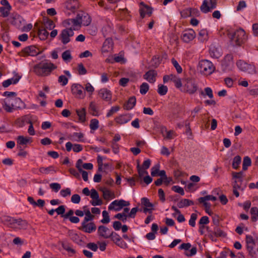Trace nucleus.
Returning <instances> with one entry per match:
<instances>
[{
  "label": "nucleus",
  "mask_w": 258,
  "mask_h": 258,
  "mask_svg": "<svg viewBox=\"0 0 258 258\" xmlns=\"http://www.w3.org/2000/svg\"><path fill=\"white\" fill-rule=\"evenodd\" d=\"M56 68L51 62L39 63L34 67V72L38 76H47Z\"/></svg>",
  "instance_id": "f257e3e1"
},
{
  "label": "nucleus",
  "mask_w": 258,
  "mask_h": 258,
  "mask_svg": "<svg viewBox=\"0 0 258 258\" xmlns=\"http://www.w3.org/2000/svg\"><path fill=\"white\" fill-rule=\"evenodd\" d=\"M231 39L235 45L240 46L246 40L247 36L242 29H239L232 33Z\"/></svg>",
  "instance_id": "f03ea898"
},
{
  "label": "nucleus",
  "mask_w": 258,
  "mask_h": 258,
  "mask_svg": "<svg viewBox=\"0 0 258 258\" xmlns=\"http://www.w3.org/2000/svg\"><path fill=\"white\" fill-rule=\"evenodd\" d=\"M199 68L200 72L204 75H210L215 71V68L212 62L205 59L199 62Z\"/></svg>",
  "instance_id": "7ed1b4c3"
},
{
  "label": "nucleus",
  "mask_w": 258,
  "mask_h": 258,
  "mask_svg": "<svg viewBox=\"0 0 258 258\" xmlns=\"http://www.w3.org/2000/svg\"><path fill=\"white\" fill-rule=\"evenodd\" d=\"M76 30V28L70 27V28H66L61 30L59 35V39L63 44H67L70 42V37L74 35V31Z\"/></svg>",
  "instance_id": "20e7f679"
},
{
  "label": "nucleus",
  "mask_w": 258,
  "mask_h": 258,
  "mask_svg": "<svg viewBox=\"0 0 258 258\" xmlns=\"http://www.w3.org/2000/svg\"><path fill=\"white\" fill-rule=\"evenodd\" d=\"M184 90L189 94H193L196 92L198 86L196 81L191 79H187L184 85Z\"/></svg>",
  "instance_id": "39448f33"
},
{
  "label": "nucleus",
  "mask_w": 258,
  "mask_h": 258,
  "mask_svg": "<svg viewBox=\"0 0 258 258\" xmlns=\"http://www.w3.org/2000/svg\"><path fill=\"white\" fill-rule=\"evenodd\" d=\"M40 52V51H37V49L35 46L31 45L23 48L22 51L19 52V55L23 57H26L28 55L34 56L39 54Z\"/></svg>",
  "instance_id": "423d86ee"
},
{
  "label": "nucleus",
  "mask_w": 258,
  "mask_h": 258,
  "mask_svg": "<svg viewBox=\"0 0 258 258\" xmlns=\"http://www.w3.org/2000/svg\"><path fill=\"white\" fill-rule=\"evenodd\" d=\"M217 7V0H210V6H208L207 0H204L200 7V10L203 13H207Z\"/></svg>",
  "instance_id": "0eeeda50"
},
{
  "label": "nucleus",
  "mask_w": 258,
  "mask_h": 258,
  "mask_svg": "<svg viewBox=\"0 0 258 258\" xmlns=\"http://www.w3.org/2000/svg\"><path fill=\"white\" fill-rule=\"evenodd\" d=\"M73 94L76 97L82 99L85 96V92L83 87L80 84H73L72 87Z\"/></svg>",
  "instance_id": "6e6552de"
},
{
  "label": "nucleus",
  "mask_w": 258,
  "mask_h": 258,
  "mask_svg": "<svg viewBox=\"0 0 258 258\" xmlns=\"http://www.w3.org/2000/svg\"><path fill=\"white\" fill-rule=\"evenodd\" d=\"M111 240L117 246L121 248H127L128 246L125 242L121 240V237L116 233L113 232L110 238Z\"/></svg>",
  "instance_id": "1a4fd4ad"
},
{
  "label": "nucleus",
  "mask_w": 258,
  "mask_h": 258,
  "mask_svg": "<svg viewBox=\"0 0 258 258\" xmlns=\"http://www.w3.org/2000/svg\"><path fill=\"white\" fill-rule=\"evenodd\" d=\"M233 56L231 54H227L222 62V65L224 71L231 70L233 66Z\"/></svg>",
  "instance_id": "9d476101"
},
{
  "label": "nucleus",
  "mask_w": 258,
  "mask_h": 258,
  "mask_svg": "<svg viewBox=\"0 0 258 258\" xmlns=\"http://www.w3.org/2000/svg\"><path fill=\"white\" fill-rule=\"evenodd\" d=\"M113 232V231H110L107 227L103 225L99 226L98 228V235L105 239L110 238Z\"/></svg>",
  "instance_id": "9b49d317"
},
{
  "label": "nucleus",
  "mask_w": 258,
  "mask_h": 258,
  "mask_svg": "<svg viewBox=\"0 0 258 258\" xmlns=\"http://www.w3.org/2000/svg\"><path fill=\"white\" fill-rule=\"evenodd\" d=\"M195 37L196 33L192 29L184 30L181 35V39L186 43L189 42L192 40Z\"/></svg>",
  "instance_id": "f8f14e48"
},
{
  "label": "nucleus",
  "mask_w": 258,
  "mask_h": 258,
  "mask_svg": "<svg viewBox=\"0 0 258 258\" xmlns=\"http://www.w3.org/2000/svg\"><path fill=\"white\" fill-rule=\"evenodd\" d=\"M88 222V221H83L82 223V226L80 228V229L86 233H91L96 230V226L94 222L87 223Z\"/></svg>",
  "instance_id": "ddd939ff"
},
{
  "label": "nucleus",
  "mask_w": 258,
  "mask_h": 258,
  "mask_svg": "<svg viewBox=\"0 0 258 258\" xmlns=\"http://www.w3.org/2000/svg\"><path fill=\"white\" fill-rule=\"evenodd\" d=\"M91 198L93 199L90 201L92 206H100L102 204V201L99 199L98 192L94 188L91 190Z\"/></svg>",
  "instance_id": "4468645a"
},
{
  "label": "nucleus",
  "mask_w": 258,
  "mask_h": 258,
  "mask_svg": "<svg viewBox=\"0 0 258 258\" xmlns=\"http://www.w3.org/2000/svg\"><path fill=\"white\" fill-rule=\"evenodd\" d=\"M21 103L13 102L10 103V100L7 99L4 101V103L3 104L4 109L8 112H12L14 108H20Z\"/></svg>",
  "instance_id": "2eb2a0df"
},
{
  "label": "nucleus",
  "mask_w": 258,
  "mask_h": 258,
  "mask_svg": "<svg viewBox=\"0 0 258 258\" xmlns=\"http://www.w3.org/2000/svg\"><path fill=\"white\" fill-rule=\"evenodd\" d=\"M78 19H80L82 24L84 26H88L91 22V18L86 12L81 11L78 13Z\"/></svg>",
  "instance_id": "dca6fc26"
},
{
  "label": "nucleus",
  "mask_w": 258,
  "mask_h": 258,
  "mask_svg": "<svg viewBox=\"0 0 258 258\" xmlns=\"http://www.w3.org/2000/svg\"><path fill=\"white\" fill-rule=\"evenodd\" d=\"M98 95L100 98L106 101H110L112 98L111 91L106 88H102L99 91Z\"/></svg>",
  "instance_id": "f3484780"
},
{
  "label": "nucleus",
  "mask_w": 258,
  "mask_h": 258,
  "mask_svg": "<svg viewBox=\"0 0 258 258\" xmlns=\"http://www.w3.org/2000/svg\"><path fill=\"white\" fill-rule=\"evenodd\" d=\"M233 178L235 179L234 181V187H241V183L242 181V177L243 176V173L242 171L239 172H233Z\"/></svg>",
  "instance_id": "a211bd4d"
},
{
  "label": "nucleus",
  "mask_w": 258,
  "mask_h": 258,
  "mask_svg": "<svg viewBox=\"0 0 258 258\" xmlns=\"http://www.w3.org/2000/svg\"><path fill=\"white\" fill-rule=\"evenodd\" d=\"M157 73L154 70H150L144 75V78L150 83H154L156 81Z\"/></svg>",
  "instance_id": "6ab92c4d"
},
{
  "label": "nucleus",
  "mask_w": 258,
  "mask_h": 258,
  "mask_svg": "<svg viewBox=\"0 0 258 258\" xmlns=\"http://www.w3.org/2000/svg\"><path fill=\"white\" fill-rule=\"evenodd\" d=\"M78 3L77 0H69L65 4V7L68 10L74 12L78 8Z\"/></svg>",
  "instance_id": "aec40b11"
},
{
  "label": "nucleus",
  "mask_w": 258,
  "mask_h": 258,
  "mask_svg": "<svg viewBox=\"0 0 258 258\" xmlns=\"http://www.w3.org/2000/svg\"><path fill=\"white\" fill-rule=\"evenodd\" d=\"M136 98L135 96L131 97L124 105V108L126 110L132 109L136 105Z\"/></svg>",
  "instance_id": "412c9836"
},
{
  "label": "nucleus",
  "mask_w": 258,
  "mask_h": 258,
  "mask_svg": "<svg viewBox=\"0 0 258 258\" xmlns=\"http://www.w3.org/2000/svg\"><path fill=\"white\" fill-rule=\"evenodd\" d=\"M10 221L12 223H16L19 226H20V227L21 228L26 229L27 227L28 223L25 220H22L21 218L19 219H14L12 218Z\"/></svg>",
  "instance_id": "4be33fe9"
},
{
  "label": "nucleus",
  "mask_w": 258,
  "mask_h": 258,
  "mask_svg": "<svg viewBox=\"0 0 258 258\" xmlns=\"http://www.w3.org/2000/svg\"><path fill=\"white\" fill-rule=\"evenodd\" d=\"M131 120L129 116L126 115H121L115 118V122L119 124H122L127 123Z\"/></svg>",
  "instance_id": "5701e85b"
},
{
  "label": "nucleus",
  "mask_w": 258,
  "mask_h": 258,
  "mask_svg": "<svg viewBox=\"0 0 258 258\" xmlns=\"http://www.w3.org/2000/svg\"><path fill=\"white\" fill-rule=\"evenodd\" d=\"M83 212H84V215L85 214L86 216L85 217L84 220L85 221H89L92 220L94 218V216L92 214H91L89 209L88 208L87 206H84L83 208Z\"/></svg>",
  "instance_id": "b1692460"
},
{
  "label": "nucleus",
  "mask_w": 258,
  "mask_h": 258,
  "mask_svg": "<svg viewBox=\"0 0 258 258\" xmlns=\"http://www.w3.org/2000/svg\"><path fill=\"white\" fill-rule=\"evenodd\" d=\"M3 95L5 96H7L8 97H14V98L10 99V101L12 100L16 103H22V101L20 99V98L16 97L17 96V94L14 92L6 91L4 93Z\"/></svg>",
  "instance_id": "393cba45"
},
{
  "label": "nucleus",
  "mask_w": 258,
  "mask_h": 258,
  "mask_svg": "<svg viewBox=\"0 0 258 258\" xmlns=\"http://www.w3.org/2000/svg\"><path fill=\"white\" fill-rule=\"evenodd\" d=\"M152 13V9L150 7L146 6L144 8L141 9L140 10V14L141 17L143 18L145 15H148L150 16Z\"/></svg>",
  "instance_id": "a878e982"
},
{
  "label": "nucleus",
  "mask_w": 258,
  "mask_h": 258,
  "mask_svg": "<svg viewBox=\"0 0 258 258\" xmlns=\"http://www.w3.org/2000/svg\"><path fill=\"white\" fill-rule=\"evenodd\" d=\"M76 113L80 121L82 122L86 121V110L85 108H82L81 109H77Z\"/></svg>",
  "instance_id": "bb28decb"
},
{
  "label": "nucleus",
  "mask_w": 258,
  "mask_h": 258,
  "mask_svg": "<svg viewBox=\"0 0 258 258\" xmlns=\"http://www.w3.org/2000/svg\"><path fill=\"white\" fill-rule=\"evenodd\" d=\"M61 246L64 249L67 250L68 252L73 254L76 253L75 250L73 248L72 245L70 243L66 242H61Z\"/></svg>",
  "instance_id": "cd10ccee"
},
{
  "label": "nucleus",
  "mask_w": 258,
  "mask_h": 258,
  "mask_svg": "<svg viewBox=\"0 0 258 258\" xmlns=\"http://www.w3.org/2000/svg\"><path fill=\"white\" fill-rule=\"evenodd\" d=\"M113 42L112 40L110 38L106 39L103 44V48L104 51H108V49L111 48L112 47Z\"/></svg>",
  "instance_id": "c85d7f7f"
},
{
  "label": "nucleus",
  "mask_w": 258,
  "mask_h": 258,
  "mask_svg": "<svg viewBox=\"0 0 258 258\" xmlns=\"http://www.w3.org/2000/svg\"><path fill=\"white\" fill-rule=\"evenodd\" d=\"M38 35L41 40H44L48 37L49 33L45 28L39 29Z\"/></svg>",
  "instance_id": "c756f323"
},
{
  "label": "nucleus",
  "mask_w": 258,
  "mask_h": 258,
  "mask_svg": "<svg viewBox=\"0 0 258 258\" xmlns=\"http://www.w3.org/2000/svg\"><path fill=\"white\" fill-rule=\"evenodd\" d=\"M200 94L203 96L207 95L210 99L213 98V91L210 87H207L204 89V92L202 90L200 91Z\"/></svg>",
  "instance_id": "7c9ffc66"
},
{
  "label": "nucleus",
  "mask_w": 258,
  "mask_h": 258,
  "mask_svg": "<svg viewBox=\"0 0 258 258\" xmlns=\"http://www.w3.org/2000/svg\"><path fill=\"white\" fill-rule=\"evenodd\" d=\"M255 245V243L246 244L247 250L248 251L249 255L251 257L254 256L256 254L255 251L254 249Z\"/></svg>",
  "instance_id": "2f4dec72"
},
{
  "label": "nucleus",
  "mask_w": 258,
  "mask_h": 258,
  "mask_svg": "<svg viewBox=\"0 0 258 258\" xmlns=\"http://www.w3.org/2000/svg\"><path fill=\"white\" fill-rule=\"evenodd\" d=\"M11 6H9L8 7H0V12L1 13V16L4 18L8 17L10 14V11L11 10Z\"/></svg>",
  "instance_id": "473e14b6"
},
{
  "label": "nucleus",
  "mask_w": 258,
  "mask_h": 258,
  "mask_svg": "<svg viewBox=\"0 0 258 258\" xmlns=\"http://www.w3.org/2000/svg\"><path fill=\"white\" fill-rule=\"evenodd\" d=\"M250 213L251 215V220L252 222H255L257 220L258 217V209L257 207H252L250 209Z\"/></svg>",
  "instance_id": "72a5a7b5"
},
{
  "label": "nucleus",
  "mask_w": 258,
  "mask_h": 258,
  "mask_svg": "<svg viewBox=\"0 0 258 258\" xmlns=\"http://www.w3.org/2000/svg\"><path fill=\"white\" fill-rule=\"evenodd\" d=\"M29 137H24L23 136H19L17 138V143L20 145H26L30 140Z\"/></svg>",
  "instance_id": "f704fd0d"
},
{
  "label": "nucleus",
  "mask_w": 258,
  "mask_h": 258,
  "mask_svg": "<svg viewBox=\"0 0 258 258\" xmlns=\"http://www.w3.org/2000/svg\"><path fill=\"white\" fill-rule=\"evenodd\" d=\"M39 171L42 173H44L46 174H48L51 171L56 172V170L54 169V167L53 166H50L48 167H41L39 169Z\"/></svg>",
  "instance_id": "c9c22d12"
},
{
  "label": "nucleus",
  "mask_w": 258,
  "mask_h": 258,
  "mask_svg": "<svg viewBox=\"0 0 258 258\" xmlns=\"http://www.w3.org/2000/svg\"><path fill=\"white\" fill-rule=\"evenodd\" d=\"M141 204L145 208H148L153 210V205L150 202L149 200L147 198H143L141 199Z\"/></svg>",
  "instance_id": "e433bc0d"
},
{
  "label": "nucleus",
  "mask_w": 258,
  "mask_h": 258,
  "mask_svg": "<svg viewBox=\"0 0 258 258\" xmlns=\"http://www.w3.org/2000/svg\"><path fill=\"white\" fill-rule=\"evenodd\" d=\"M168 91V88L166 86L160 84L158 85L157 92L162 96L165 95Z\"/></svg>",
  "instance_id": "4c0bfd02"
},
{
  "label": "nucleus",
  "mask_w": 258,
  "mask_h": 258,
  "mask_svg": "<svg viewBox=\"0 0 258 258\" xmlns=\"http://www.w3.org/2000/svg\"><path fill=\"white\" fill-rule=\"evenodd\" d=\"M89 110L90 113L93 115V116H97L98 115V111L96 108V106L95 104L91 102L90 104Z\"/></svg>",
  "instance_id": "58836bf2"
},
{
  "label": "nucleus",
  "mask_w": 258,
  "mask_h": 258,
  "mask_svg": "<svg viewBox=\"0 0 258 258\" xmlns=\"http://www.w3.org/2000/svg\"><path fill=\"white\" fill-rule=\"evenodd\" d=\"M72 19V25L71 27L73 28H76V30L78 29V28H80L81 27V24H82L80 19H78V15H77V17L75 19Z\"/></svg>",
  "instance_id": "ea45409f"
},
{
  "label": "nucleus",
  "mask_w": 258,
  "mask_h": 258,
  "mask_svg": "<svg viewBox=\"0 0 258 258\" xmlns=\"http://www.w3.org/2000/svg\"><path fill=\"white\" fill-rule=\"evenodd\" d=\"M251 159L249 157L246 156L243 159L242 164V169L243 170H246L248 166L251 165Z\"/></svg>",
  "instance_id": "a19ab883"
},
{
  "label": "nucleus",
  "mask_w": 258,
  "mask_h": 258,
  "mask_svg": "<svg viewBox=\"0 0 258 258\" xmlns=\"http://www.w3.org/2000/svg\"><path fill=\"white\" fill-rule=\"evenodd\" d=\"M99 127V121L96 118L92 119L90 120V128L91 130L95 131Z\"/></svg>",
  "instance_id": "79ce46f5"
},
{
  "label": "nucleus",
  "mask_w": 258,
  "mask_h": 258,
  "mask_svg": "<svg viewBox=\"0 0 258 258\" xmlns=\"http://www.w3.org/2000/svg\"><path fill=\"white\" fill-rule=\"evenodd\" d=\"M241 161V158L240 156L237 155L234 158L232 162V167L234 169H237L239 167V165L240 164Z\"/></svg>",
  "instance_id": "37998d69"
},
{
  "label": "nucleus",
  "mask_w": 258,
  "mask_h": 258,
  "mask_svg": "<svg viewBox=\"0 0 258 258\" xmlns=\"http://www.w3.org/2000/svg\"><path fill=\"white\" fill-rule=\"evenodd\" d=\"M103 192V197L105 200H109L112 197H114V194L112 193L109 190L104 189L102 190Z\"/></svg>",
  "instance_id": "c03bdc74"
},
{
  "label": "nucleus",
  "mask_w": 258,
  "mask_h": 258,
  "mask_svg": "<svg viewBox=\"0 0 258 258\" xmlns=\"http://www.w3.org/2000/svg\"><path fill=\"white\" fill-rule=\"evenodd\" d=\"M149 89V85L147 83H143L140 88V92L142 95H145L147 93Z\"/></svg>",
  "instance_id": "a18cd8bd"
},
{
  "label": "nucleus",
  "mask_w": 258,
  "mask_h": 258,
  "mask_svg": "<svg viewBox=\"0 0 258 258\" xmlns=\"http://www.w3.org/2000/svg\"><path fill=\"white\" fill-rule=\"evenodd\" d=\"M217 200L216 197H214L212 195H207L204 197H201L198 199L199 202H204L206 201L211 200L213 201H215Z\"/></svg>",
  "instance_id": "49530a36"
},
{
  "label": "nucleus",
  "mask_w": 258,
  "mask_h": 258,
  "mask_svg": "<svg viewBox=\"0 0 258 258\" xmlns=\"http://www.w3.org/2000/svg\"><path fill=\"white\" fill-rule=\"evenodd\" d=\"M62 58L64 61H70L72 59L71 52L69 50H66L62 53Z\"/></svg>",
  "instance_id": "de8ad7c7"
},
{
  "label": "nucleus",
  "mask_w": 258,
  "mask_h": 258,
  "mask_svg": "<svg viewBox=\"0 0 258 258\" xmlns=\"http://www.w3.org/2000/svg\"><path fill=\"white\" fill-rule=\"evenodd\" d=\"M236 64L241 71L244 72L245 70L246 67L248 66V63L241 60H239L237 61Z\"/></svg>",
  "instance_id": "09e8293b"
},
{
  "label": "nucleus",
  "mask_w": 258,
  "mask_h": 258,
  "mask_svg": "<svg viewBox=\"0 0 258 258\" xmlns=\"http://www.w3.org/2000/svg\"><path fill=\"white\" fill-rule=\"evenodd\" d=\"M250 74H255L256 73L255 67L254 65L248 64L246 67L245 70L244 71Z\"/></svg>",
  "instance_id": "8fccbe9b"
},
{
  "label": "nucleus",
  "mask_w": 258,
  "mask_h": 258,
  "mask_svg": "<svg viewBox=\"0 0 258 258\" xmlns=\"http://www.w3.org/2000/svg\"><path fill=\"white\" fill-rule=\"evenodd\" d=\"M118 205L120 206V208H117L115 209V211H120L123 207H127L130 205L129 202L125 201L123 200H118Z\"/></svg>",
  "instance_id": "3c124183"
},
{
  "label": "nucleus",
  "mask_w": 258,
  "mask_h": 258,
  "mask_svg": "<svg viewBox=\"0 0 258 258\" xmlns=\"http://www.w3.org/2000/svg\"><path fill=\"white\" fill-rule=\"evenodd\" d=\"M102 216L103 218L101 220V222L103 224H107L110 222V218L108 213L106 211L102 212Z\"/></svg>",
  "instance_id": "603ef678"
},
{
  "label": "nucleus",
  "mask_w": 258,
  "mask_h": 258,
  "mask_svg": "<svg viewBox=\"0 0 258 258\" xmlns=\"http://www.w3.org/2000/svg\"><path fill=\"white\" fill-rule=\"evenodd\" d=\"M209 51L211 56L213 57L218 58L220 56V53L215 47L210 48Z\"/></svg>",
  "instance_id": "864d4df0"
},
{
  "label": "nucleus",
  "mask_w": 258,
  "mask_h": 258,
  "mask_svg": "<svg viewBox=\"0 0 258 258\" xmlns=\"http://www.w3.org/2000/svg\"><path fill=\"white\" fill-rule=\"evenodd\" d=\"M120 109V107L119 106H113L111 108V109L108 111L106 114L107 117H109L112 116L114 113L117 112Z\"/></svg>",
  "instance_id": "5fc2aeb1"
},
{
  "label": "nucleus",
  "mask_w": 258,
  "mask_h": 258,
  "mask_svg": "<svg viewBox=\"0 0 258 258\" xmlns=\"http://www.w3.org/2000/svg\"><path fill=\"white\" fill-rule=\"evenodd\" d=\"M214 232L216 237H225L226 236V234L218 227L214 228Z\"/></svg>",
  "instance_id": "6e6d98bb"
},
{
  "label": "nucleus",
  "mask_w": 258,
  "mask_h": 258,
  "mask_svg": "<svg viewBox=\"0 0 258 258\" xmlns=\"http://www.w3.org/2000/svg\"><path fill=\"white\" fill-rule=\"evenodd\" d=\"M171 62H172V63L173 64V66L176 69L177 72L178 74L181 73L182 71V69L181 66L178 63V62L174 58H172Z\"/></svg>",
  "instance_id": "4d7b16f0"
},
{
  "label": "nucleus",
  "mask_w": 258,
  "mask_h": 258,
  "mask_svg": "<svg viewBox=\"0 0 258 258\" xmlns=\"http://www.w3.org/2000/svg\"><path fill=\"white\" fill-rule=\"evenodd\" d=\"M128 217L127 215L125 213H118L114 216V218L118 219L119 220L124 222L126 221L127 218Z\"/></svg>",
  "instance_id": "13d9d810"
},
{
  "label": "nucleus",
  "mask_w": 258,
  "mask_h": 258,
  "mask_svg": "<svg viewBox=\"0 0 258 258\" xmlns=\"http://www.w3.org/2000/svg\"><path fill=\"white\" fill-rule=\"evenodd\" d=\"M198 218V215L197 214L192 213L190 216V218L189 220V224L192 226L195 227L196 225V220Z\"/></svg>",
  "instance_id": "bf43d9fd"
},
{
  "label": "nucleus",
  "mask_w": 258,
  "mask_h": 258,
  "mask_svg": "<svg viewBox=\"0 0 258 258\" xmlns=\"http://www.w3.org/2000/svg\"><path fill=\"white\" fill-rule=\"evenodd\" d=\"M160 168V165L157 164L153 167L151 169V174L152 176L155 177L157 176Z\"/></svg>",
  "instance_id": "052dcab7"
},
{
  "label": "nucleus",
  "mask_w": 258,
  "mask_h": 258,
  "mask_svg": "<svg viewBox=\"0 0 258 258\" xmlns=\"http://www.w3.org/2000/svg\"><path fill=\"white\" fill-rule=\"evenodd\" d=\"M172 190L180 194L182 196H183L184 195V191L183 188L178 185L173 186L172 187Z\"/></svg>",
  "instance_id": "680f3d73"
},
{
  "label": "nucleus",
  "mask_w": 258,
  "mask_h": 258,
  "mask_svg": "<svg viewBox=\"0 0 258 258\" xmlns=\"http://www.w3.org/2000/svg\"><path fill=\"white\" fill-rule=\"evenodd\" d=\"M58 82L61 83L62 86H65L68 83V79L65 76L61 75L58 77Z\"/></svg>",
  "instance_id": "e2e57ef3"
},
{
  "label": "nucleus",
  "mask_w": 258,
  "mask_h": 258,
  "mask_svg": "<svg viewBox=\"0 0 258 258\" xmlns=\"http://www.w3.org/2000/svg\"><path fill=\"white\" fill-rule=\"evenodd\" d=\"M78 73L80 75H85L87 73V70L84 67L83 63L78 64Z\"/></svg>",
  "instance_id": "0e129e2a"
},
{
  "label": "nucleus",
  "mask_w": 258,
  "mask_h": 258,
  "mask_svg": "<svg viewBox=\"0 0 258 258\" xmlns=\"http://www.w3.org/2000/svg\"><path fill=\"white\" fill-rule=\"evenodd\" d=\"M137 168L139 177L141 178L144 175V174L148 173L146 171H145L143 168V169L141 168V167H140L139 161H138V165H137Z\"/></svg>",
  "instance_id": "69168bd1"
},
{
  "label": "nucleus",
  "mask_w": 258,
  "mask_h": 258,
  "mask_svg": "<svg viewBox=\"0 0 258 258\" xmlns=\"http://www.w3.org/2000/svg\"><path fill=\"white\" fill-rule=\"evenodd\" d=\"M187 200L186 199H182L177 204V206L179 208H182L185 207H188V204Z\"/></svg>",
  "instance_id": "338daca9"
},
{
  "label": "nucleus",
  "mask_w": 258,
  "mask_h": 258,
  "mask_svg": "<svg viewBox=\"0 0 258 258\" xmlns=\"http://www.w3.org/2000/svg\"><path fill=\"white\" fill-rule=\"evenodd\" d=\"M60 194L61 196L63 197H66L67 196H69L71 194V190L70 188H67L65 189H62L60 191Z\"/></svg>",
  "instance_id": "774afa93"
}]
</instances>
